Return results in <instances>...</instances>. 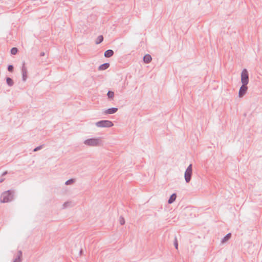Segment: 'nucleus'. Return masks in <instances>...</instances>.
<instances>
[{
	"label": "nucleus",
	"instance_id": "f257e3e1",
	"mask_svg": "<svg viewBox=\"0 0 262 262\" xmlns=\"http://www.w3.org/2000/svg\"><path fill=\"white\" fill-rule=\"evenodd\" d=\"M15 191L9 190L3 192L1 196V202L8 203L13 200L14 198Z\"/></svg>",
	"mask_w": 262,
	"mask_h": 262
},
{
	"label": "nucleus",
	"instance_id": "f03ea898",
	"mask_svg": "<svg viewBox=\"0 0 262 262\" xmlns=\"http://www.w3.org/2000/svg\"><path fill=\"white\" fill-rule=\"evenodd\" d=\"M101 141L98 138H91L85 140L84 144L90 146H97L101 144Z\"/></svg>",
	"mask_w": 262,
	"mask_h": 262
},
{
	"label": "nucleus",
	"instance_id": "7ed1b4c3",
	"mask_svg": "<svg viewBox=\"0 0 262 262\" xmlns=\"http://www.w3.org/2000/svg\"><path fill=\"white\" fill-rule=\"evenodd\" d=\"M96 125L98 127H111L114 125L112 121L108 120H103L97 122Z\"/></svg>",
	"mask_w": 262,
	"mask_h": 262
},
{
	"label": "nucleus",
	"instance_id": "20e7f679",
	"mask_svg": "<svg viewBox=\"0 0 262 262\" xmlns=\"http://www.w3.org/2000/svg\"><path fill=\"white\" fill-rule=\"evenodd\" d=\"M192 165L190 164L188 167L187 168L185 172V180L186 183H189L191 179L192 173Z\"/></svg>",
	"mask_w": 262,
	"mask_h": 262
},
{
	"label": "nucleus",
	"instance_id": "39448f33",
	"mask_svg": "<svg viewBox=\"0 0 262 262\" xmlns=\"http://www.w3.org/2000/svg\"><path fill=\"white\" fill-rule=\"evenodd\" d=\"M241 82L244 85H247L249 82V74L247 69L243 70L241 73Z\"/></svg>",
	"mask_w": 262,
	"mask_h": 262
},
{
	"label": "nucleus",
	"instance_id": "423d86ee",
	"mask_svg": "<svg viewBox=\"0 0 262 262\" xmlns=\"http://www.w3.org/2000/svg\"><path fill=\"white\" fill-rule=\"evenodd\" d=\"M247 90L248 86H247V85H244L243 84H242V85L241 86L238 92L239 97H243L247 93Z\"/></svg>",
	"mask_w": 262,
	"mask_h": 262
},
{
	"label": "nucleus",
	"instance_id": "0eeeda50",
	"mask_svg": "<svg viewBox=\"0 0 262 262\" xmlns=\"http://www.w3.org/2000/svg\"><path fill=\"white\" fill-rule=\"evenodd\" d=\"M21 73H22V79L23 81H26L27 78V69L25 66V62H23V64L21 68Z\"/></svg>",
	"mask_w": 262,
	"mask_h": 262
},
{
	"label": "nucleus",
	"instance_id": "6e6552de",
	"mask_svg": "<svg viewBox=\"0 0 262 262\" xmlns=\"http://www.w3.org/2000/svg\"><path fill=\"white\" fill-rule=\"evenodd\" d=\"M118 111V108L116 107H112L110 108H108L105 111L104 113L105 114H113L117 112Z\"/></svg>",
	"mask_w": 262,
	"mask_h": 262
},
{
	"label": "nucleus",
	"instance_id": "1a4fd4ad",
	"mask_svg": "<svg viewBox=\"0 0 262 262\" xmlns=\"http://www.w3.org/2000/svg\"><path fill=\"white\" fill-rule=\"evenodd\" d=\"M114 51L111 49H109V50H106L104 52V57L106 58H110V57H112L114 55Z\"/></svg>",
	"mask_w": 262,
	"mask_h": 262
},
{
	"label": "nucleus",
	"instance_id": "9d476101",
	"mask_svg": "<svg viewBox=\"0 0 262 262\" xmlns=\"http://www.w3.org/2000/svg\"><path fill=\"white\" fill-rule=\"evenodd\" d=\"M22 257V252L19 250L17 252L16 257L14 259L13 262H21Z\"/></svg>",
	"mask_w": 262,
	"mask_h": 262
},
{
	"label": "nucleus",
	"instance_id": "9b49d317",
	"mask_svg": "<svg viewBox=\"0 0 262 262\" xmlns=\"http://www.w3.org/2000/svg\"><path fill=\"white\" fill-rule=\"evenodd\" d=\"M152 60L151 56L149 54H146L143 57V61L145 63H149Z\"/></svg>",
	"mask_w": 262,
	"mask_h": 262
},
{
	"label": "nucleus",
	"instance_id": "f8f14e48",
	"mask_svg": "<svg viewBox=\"0 0 262 262\" xmlns=\"http://www.w3.org/2000/svg\"><path fill=\"white\" fill-rule=\"evenodd\" d=\"M110 67V63H104L101 65H100L99 68L98 70L100 71L105 70L107 69H108Z\"/></svg>",
	"mask_w": 262,
	"mask_h": 262
},
{
	"label": "nucleus",
	"instance_id": "ddd939ff",
	"mask_svg": "<svg viewBox=\"0 0 262 262\" xmlns=\"http://www.w3.org/2000/svg\"><path fill=\"white\" fill-rule=\"evenodd\" d=\"M176 198H177L176 193H174L172 194L168 200V204H172V203H173L175 201Z\"/></svg>",
	"mask_w": 262,
	"mask_h": 262
},
{
	"label": "nucleus",
	"instance_id": "4468645a",
	"mask_svg": "<svg viewBox=\"0 0 262 262\" xmlns=\"http://www.w3.org/2000/svg\"><path fill=\"white\" fill-rule=\"evenodd\" d=\"M6 83L9 86H12L14 84L13 80L12 78L10 77H7L6 78Z\"/></svg>",
	"mask_w": 262,
	"mask_h": 262
},
{
	"label": "nucleus",
	"instance_id": "2eb2a0df",
	"mask_svg": "<svg viewBox=\"0 0 262 262\" xmlns=\"http://www.w3.org/2000/svg\"><path fill=\"white\" fill-rule=\"evenodd\" d=\"M231 237V234L230 233H228L226 234V236L224 237V238L222 240V243H224L226 242H227Z\"/></svg>",
	"mask_w": 262,
	"mask_h": 262
},
{
	"label": "nucleus",
	"instance_id": "dca6fc26",
	"mask_svg": "<svg viewBox=\"0 0 262 262\" xmlns=\"http://www.w3.org/2000/svg\"><path fill=\"white\" fill-rule=\"evenodd\" d=\"M103 40V37L102 35H99L97 37V39H96L95 43L97 45H98L102 42Z\"/></svg>",
	"mask_w": 262,
	"mask_h": 262
},
{
	"label": "nucleus",
	"instance_id": "f3484780",
	"mask_svg": "<svg viewBox=\"0 0 262 262\" xmlns=\"http://www.w3.org/2000/svg\"><path fill=\"white\" fill-rule=\"evenodd\" d=\"M75 182V180L74 179H70L67 181L65 183L66 185H71L73 184Z\"/></svg>",
	"mask_w": 262,
	"mask_h": 262
},
{
	"label": "nucleus",
	"instance_id": "a211bd4d",
	"mask_svg": "<svg viewBox=\"0 0 262 262\" xmlns=\"http://www.w3.org/2000/svg\"><path fill=\"white\" fill-rule=\"evenodd\" d=\"M107 96L108 98H110V99L113 98L114 97V92L111 91H109L107 92Z\"/></svg>",
	"mask_w": 262,
	"mask_h": 262
},
{
	"label": "nucleus",
	"instance_id": "6ab92c4d",
	"mask_svg": "<svg viewBox=\"0 0 262 262\" xmlns=\"http://www.w3.org/2000/svg\"><path fill=\"white\" fill-rule=\"evenodd\" d=\"M18 52V49L17 48H15V47H13L11 49V53L12 54V55H15L16 54V53H17Z\"/></svg>",
	"mask_w": 262,
	"mask_h": 262
},
{
	"label": "nucleus",
	"instance_id": "aec40b11",
	"mask_svg": "<svg viewBox=\"0 0 262 262\" xmlns=\"http://www.w3.org/2000/svg\"><path fill=\"white\" fill-rule=\"evenodd\" d=\"M173 244H174V247L176 248V249H178V242L176 236H175Z\"/></svg>",
	"mask_w": 262,
	"mask_h": 262
},
{
	"label": "nucleus",
	"instance_id": "412c9836",
	"mask_svg": "<svg viewBox=\"0 0 262 262\" xmlns=\"http://www.w3.org/2000/svg\"><path fill=\"white\" fill-rule=\"evenodd\" d=\"M119 222H120V224L121 225H123L125 224V220L122 216H120L119 217Z\"/></svg>",
	"mask_w": 262,
	"mask_h": 262
},
{
	"label": "nucleus",
	"instance_id": "4be33fe9",
	"mask_svg": "<svg viewBox=\"0 0 262 262\" xmlns=\"http://www.w3.org/2000/svg\"><path fill=\"white\" fill-rule=\"evenodd\" d=\"M43 146H44V145H41L36 147V148H35L33 149V151H37L42 149Z\"/></svg>",
	"mask_w": 262,
	"mask_h": 262
},
{
	"label": "nucleus",
	"instance_id": "5701e85b",
	"mask_svg": "<svg viewBox=\"0 0 262 262\" xmlns=\"http://www.w3.org/2000/svg\"><path fill=\"white\" fill-rule=\"evenodd\" d=\"M14 70V67L12 65H9L8 67V70L10 72H12Z\"/></svg>",
	"mask_w": 262,
	"mask_h": 262
},
{
	"label": "nucleus",
	"instance_id": "b1692460",
	"mask_svg": "<svg viewBox=\"0 0 262 262\" xmlns=\"http://www.w3.org/2000/svg\"><path fill=\"white\" fill-rule=\"evenodd\" d=\"M69 204V202H65L63 204V208H66L68 206V205Z\"/></svg>",
	"mask_w": 262,
	"mask_h": 262
},
{
	"label": "nucleus",
	"instance_id": "393cba45",
	"mask_svg": "<svg viewBox=\"0 0 262 262\" xmlns=\"http://www.w3.org/2000/svg\"><path fill=\"white\" fill-rule=\"evenodd\" d=\"M7 173H8L7 171H5V172H4L3 173V174H2V177H3V176H4L6 175Z\"/></svg>",
	"mask_w": 262,
	"mask_h": 262
},
{
	"label": "nucleus",
	"instance_id": "a878e982",
	"mask_svg": "<svg viewBox=\"0 0 262 262\" xmlns=\"http://www.w3.org/2000/svg\"><path fill=\"white\" fill-rule=\"evenodd\" d=\"M45 55V52H41L40 53V56H43Z\"/></svg>",
	"mask_w": 262,
	"mask_h": 262
},
{
	"label": "nucleus",
	"instance_id": "bb28decb",
	"mask_svg": "<svg viewBox=\"0 0 262 262\" xmlns=\"http://www.w3.org/2000/svg\"><path fill=\"white\" fill-rule=\"evenodd\" d=\"M4 180H5L4 178H1L0 179V183H1L2 182H3L4 181Z\"/></svg>",
	"mask_w": 262,
	"mask_h": 262
}]
</instances>
